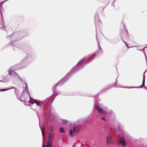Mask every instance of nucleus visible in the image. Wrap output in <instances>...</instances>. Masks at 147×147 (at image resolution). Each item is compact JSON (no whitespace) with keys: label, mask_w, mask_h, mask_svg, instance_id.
I'll use <instances>...</instances> for the list:
<instances>
[{"label":"nucleus","mask_w":147,"mask_h":147,"mask_svg":"<svg viewBox=\"0 0 147 147\" xmlns=\"http://www.w3.org/2000/svg\"><path fill=\"white\" fill-rule=\"evenodd\" d=\"M145 77H143L142 84L141 86H138V88H141L144 86L145 83Z\"/></svg>","instance_id":"7"},{"label":"nucleus","mask_w":147,"mask_h":147,"mask_svg":"<svg viewBox=\"0 0 147 147\" xmlns=\"http://www.w3.org/2000/svg\"><path fill=\"white\" fill-rule=\"evenodd\" d=\"M62 121L63 124H66L68 123V121L67 120L65 119L62 120Z\"/></svg>","instance_id":"10"},{"label":"nucleus","mask_w":147,"mask_h":147,"mask_svg":"<svg viewBox=\"0 0 147 147\" xmlns=\"http://www.w3.org/2000/svg\"><path fill=\"white\" fill-rule=\"evenodd\" d=\"M118 141L122 147H124L126 146L127 144L123 137L118 139Z\"/></svg>","instance_id":"2"},{"label":"nucleus","mask_w":147,"mask_h":147,"mask_svg":"<svg viewBox=\"0 0 147 147\" xmlns=\"http://www.w3.org/2000/svg\"><path fill=\"white\" fill-rule=\"evenodd\" d=\"M60 131L61 133H65L64 129L63 127H61L60 129Z\"/></svg>","instance_id":"11"},{"label":"nucleus","mask_w":147,"mask_h":147,"mask_svg":"<svg viewBox=\"0 0 147 147\" xmlns=\"http://www.w3.org/2000/svg\"><path fill=\"white\" fill-rule=\"evenodd\" d=\"M0 81H1V82H3L2 81H1V80H0Z\"/></svg>","instance_id":"17"},{"label":"nucleus","mask_w":147,"mask_h":147,"mask_svg":"<svg viewBox=\"0 0 147 147\" xmlns=\"http://www.w3.org/2000/svg\"><path fill=\"white\" fill-rule=\"evenodd\" d=\"M54 138V134L51 133H49L48 136L47 142L52 144Z\"/></svg>","instance_id":"1"},{"label":"nucleus","mask_w":147,"mask_h":147,"mask_svg":"<svg viewBox=\"0 0 147 147\" xmlns=\"http://www.w3.org/2000/svg\"><path fill=\"white\" fill-rule=\"evenodd\" d=\"M73 132L72 129H71L70 131V134L71 136H72L73 135V133L74 134H76V126H74L73 127Z\"/></svg>","instance_id":"5"},{"label":"nucleus","mask_w":147,"mask_h":147,"mask_svg":"<svg viewBox=\"0 0 147 147\" xmlns=\"http://www.w3.org/2000/svg\"><path fill=\"white\" fill-rule=\"evenodd\" d=\"M100 51H102V50H101L100 49H99V51L98 52H100Z\"/></svg>","instance_id":"16"},{"label":"nucleus","mask_w":147,"mask_h":147,"mask_svg":"<svg viewBox=\"0 0 147 147\" xmlns=\"http://www.w3.org/2000/svg\"><path fill=\"white\" fill-rule=\"evenodd\" d=\"M101 119L102 120H103V121H106V120L105 119H104V118H101Z\"/></svg>","instance_id":"15"},{"label":"nucleus","mask_w":147,"mask_h":147,"mask_svg":"<svg viewBox=\"0 0 147 147\" xmlns=\"http://www.w3.org/2000/svg\"><path fill=\"white\" fill-rule=\"evenodd\" d=\"M106 140L107 143L108 144H110L112 142L111 137L110 136H108L107 137Z\"/></svg>","instance_id":"6"},{"label":"nucleus","mask_w":147,"mask_h":147,"mask_svg":"<svg viewBox=\"0 0 147 147\" xmlns=\"http://www.w3.org/2000/svg\"><path fill=\"white\" fill-rule=\"evenodd\" d=\"M30 100L29 101V102L31 104H33L34 103H35L37 106H39L40 105V101H38L36 100L32 99L30 96Z\"/></svg>","instance_id":"3"},{"label":"nucleus","mask_w":147,"mask_h":147,"mask_svg":"<svg viewBox=\"0 0 147 147\" xmlns=\"http://www.w3.org/2000/svg\"><path fill=\"white\" fill-rule=\"evenodd\" d=\"M9 89H1L0 90V91H6L7 90H8Z\"/></svg>","instance_id":"12"},{"label":"nucleus","mask_w":147,"mask_h":147,"mask_svg":"<svg viewBox=\"0 0 147 147\" xmlns=\"http://www.w3.org/2000/svg\"><path fill=\"white\" fill-rule=\"evenodd\" d=\"M118 129H119V131H121V129L120 128V127L119 126H118Z\"/></svg>","instance_id":"14"},{"label":"nucleus","mask_w":147,"mask_h":147,"mask_svg":"<svg viewBox=\"0 0 147 147\" xmlns=\"http://www.w3.org/2000/svg\"><path fill=\"white\" fill-rule=\"evenodd\" d=\"M52 144L49 142H47V144L46 146L45 147H51ZM42 147H45V146L44 145H43L42 146Z\"/></svg>","instance_id":"8"},{"label":"nucleus","mask_w":147,"mask_h":147,"mask_svg":"<svg viewBox=\"0 0 147 147\" xmlns=\"http://www.w3.org/2000/svg\"><path fill=\"white\" fill-rule=\"evenodd\" d=\"M45 130V127L43 125V126H42V129H41L42 132V135L43 137L44 136V135L45 134V132H44Z\"/></svg>","instance_id":"9"},{"label":"nucleus","mask_w":147,"mask_h":147,"mask_svg":"<svg viewBox=\"0 0 147 147\" xmlns=\"http://www.w3.org/2000/svg\"><path fill=\"white\" fill-rule=\"evenodd\" d=\"M83 60H84L83 59H82V60H80V61L78 63V64H80V63H81L83 61Z\"/></svg>","instance_id":"13"},{"label":"nucleus","mask_w":147,"mask_h":147,"mask_svg":"<svg viewBox=\"0 0 147 147\" xmlns=\"http://www.w3.org/2000/svg\"><path fill=\"white\" fill-rule=\"evenodd\" d=\"M96 109L100 113L103 114H105L106 113V112L103 110L102 109L100 108L99 106H96Z\"/></svg>","instance_id":"4"}]
</instances>
